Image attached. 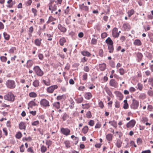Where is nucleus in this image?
Masks as SVG:
<instances>
[{
  "mask_svg": "<svg viewBox=\"0 0 153 153\" xmlns=\"http://www.w3.org/2000/svg\"><path fill=\"white\" fill-rule=\"evenodd\" d=\"M6 85L7 87L10 89H14L16 87V83L15 82L11 79H9L6 82Z\"/></svg>",
  "mask_w": 153,
  "mask_h": 153,
  "instance_id": "f257e3e1",
  "label": "nucleus"
},
{
  "mask_svg": "<svg viewBox=\"0 0 153 153\" xmlns=\"http://www.w3.org/2000/svg\"><path fill=\"white\" fill-rule=\"evenodd\" d=\"M49 9L51 11V13H53V11L56 10L57 6H58V4L56 1L51 2L49 4Z\"/></svg>",
  "mask_w": 153,
  "mask_h": 153,
  "instance_id": "f03ea898",
  "label": "nucleus"
},
{
  "mask_svg": "<svg viewBox=\"0 0 153 153\" xmlns=\"http://www.w3.org/2000/svg\"><path fill=\"white\" fill-rule=\"evenodd\" d=\"M4 100L10 101H13L15 98L13 94L11 92H9L4 96Z\"/></svg>",
  "mask_w": 153,
  "mask_h": 153,
  "instance_id": "7ed1b4c3",
  "label": "nucleus"
},
{
  "mask_svg": "<svg viewBox=\"0 0 153 153\" xmlns=\"http://www.w3.org/2000/svg\"><path fill=\"white\" fill-rule=\"evenodd\" d=\"M139 105V102L135 99H133L132 102L130 105L131 108L133 109H136L137 108Z\"/></svg>",
  "mask_w": 153,
  "mask_h": 153,
  "instance_id": "20e7f679",
  "label": "nucleus"
},
{
  "mask_svg": "<svg viewBox=\"0 0 153 153\" xmlns=\"http://www.w3.org/2000/svg\"><path fill=\"white\" fill-rule=\"evenodd\" d=\"M33 70L37 75L39 76H42L44 74L42 71L38 66H35L33 68Z\"/></svg>",
  "mask_w": 153,
  "mask_h": 153,
  "instance_id": "39448f33",
  "label": "nucleus"
},
{
  "mask_svg": "<svg viewBox=\"0 0 153 153\" xmlns=\"http://www.w3.org/2000/svg\"><path fill=\"white\" fill-rule=\"evenodd\" d=\"M61 133L64 135L68 136L70 134V130L67 128H62L60 130Z\"/></svg>",
  "mask_w": 153,
  "mask_h": 153,
  "instance_id": "423d86ee",
  "label": "nucleus"
},
{
  "mask_svg": "<svg viewBox=\"0 0 153 153\" xmlns=\"http://www.w3.org/2000/svg\"><path fill=\"white\" fill-rule=\"evenodd\" d=\"M40 104L43 107H47L50 106L49 101L45 99H42L41 100Z\"/></svg>",
  "mask_w": 153,
  "mask_h": 153,
  "instance_id": "0eeeda50",
  "label": "nucleus"
},
{
  "mask_svg": "<svg viewBox=\"0 0 153 153\" xmlns=\"http://www.w3.org/2000/svg\"><path fill=\"white\" fill-rule=\"evenodd\" d=\"M79 9L82 11L85 12L86 13L88 12L89 8L88 7L84 5V4L79 5Z\"/></svg>",
  "mask_w": 153,
  "mask_h": 153,
  "instance_id": "6e6552de",
  "label": "nucleus"
},
{
  "mask_svg": "<svg viewBox=\"0 0 153 153\" xmlns=\"http://www.w3.org/2000/svg\"><path fill=\"white\" fill-rule=\"evenodd\" d=\"M109 84L111 86L114 88H116L118 86V83L115 79H112L110 80Z\"/></svg>",
  "mask_w": 153,
  "mask_h": 153,
  "instance_id": "1a4fd4ad",
  "label": "nucleus"
},
{
  "mask_svg": "<svg viewBox=\"0 0 153 153\" xmlns=\"http://www.w3.org/2000/svg\"><path fill=\"white\" fill-rule=\"evenodd\" d=\"M135 123L136 122L135 120H132L126 124V127L128 128H133L134 126Z\"/></svg>",
  "mask_w": 153,
  "mask_h": 153,
  "instance_id": "9d476101",
  "label": "nucleus"
},
{
  "mask_svg": "<svg viewBox=\"0 0 153 153\" xmlns=\"http://www.w3.org/2000/svg\"><path fill=\"white\" fill-rule=\"evenodd\" d=\"M58 88L56 85H55L49 87L47 89V92L49 93H53L54 90Z\"/></svg>",
  "mask_w": 153,
  "mask_h": 153,
  "instance_id": "9b49d317",
  "label": "nucleus"
},
{
  "mask_svg": "<svg viewBox=\"0 0 153 153\" xmlns=\"http://www.w3.org/2000/svg\"><path fill=\"white\" fill-rule=\"evenodd\" d=\"M112 35L114 38H117L119 36V33H118V29L114 27L112 30Z\"/></svg>",
  "mask_w": 153,
  "mask_h": 153,
  "instance_id": "f8f14e48",
  "label": "nucleus"
},
{
  "mask_svg": "<svg viewBox=\"0 0 153 153\" xmlns=\"http://www.w3.org/2000/svg\"><path fill=\"white\" fill-rule=\"evenodd\" d=\"M58 29L61 31V32L65 33L67 31L66 28L65 27L62 26L60 24H59L58 26Z\"/></svg>",
  "mask_w": 153,
  "mask_h": 153,
  "instance_id": "ddd939ff",
  "label": "nucleus"
},
{
  "mask_svg": "<svg viewBox=\"0 0 153 153\" xmlns=\"http://www.w3.org/2000/svg\"><path fill=\"white\" fill-rule=\"evenodd\" d=\"M26 124L24 122H21L19 125V128L20 129H24L25 130Z\"/></svg>",
  "mask_w": 153,
  "mask_h": 153,
  "instance_id": "4468645a",
  "label": "nucleus"
},
{
  "mask_svg": "<svg viewBox=\"0 0 153 153\" xmlns=\"http://www.w3.org/2000/svg\"><path fill=\"white\" fill-rule=\"evenodd\" d=\"M123 28L125 31H128L130 28V26L128 23L123 24Z\"/></svg>",
  "mask_w": 153,
  "mask_h": 153,
  "instance_id": "2eb2a0df",
  "label": "nucleus"
},
{
  "mask_svg": "<svg viewBox=\"0 0 153 153\" xmlns=\"http://www.w3.org/2000/svg\"><path fill=\"white\" fill-rule=\"evenodd\" d=\"M137 60L138 62H140L142 59L143 57V54L140 52H138L136 53Z\"/></svg>",
  "mask_w": 153,
  "mask_h": 153,
  "instance_id": "dca6fc26",
  "label": "nucleus"
},
{
  "mask_svg": "<svg viewBox=\"0 0 153 153\" xmlns=\"http://www.w3.org/2000/svg\"><path fill=\"white\" fill-rule=\"evenodd\" d=\"M99 67L100 70L101 71H104L106 68V64L104 63L100 64H99Z\"/></svg>",
  "mask_w": 153,
  "mask_h": 153,
  "instance_id": "f3484780",
  "label": "nucleus"
},
{
  "mask_svg": "<svg viewBox=\"0 0 153 153\" xmlns=\"http://www.w3.org/2000/svg\"><path fill=\"white\" fill-rule=\"evenodd\" d=\"M134 44L135 46H140L142 45L141 41L139 39H136L134 42Z\"/></svg>",
  "mask_w": 153,
  "mask_h": 153,
  "instance_id": "a211bd4d",
  "label": "nucleus"
},
{
  "mask_svg": "<svg viewBox=\"0 0 153 153\" xmlns=\"http://www.w3.org/2000/svg\"><path fill=\"white\" fill-rule=\"evenodd\" d=\"M84 97L86 99L89 100L92 97V95L90 92H86L85 93Z\"/></svg>",
  "mask_w": 153,
  "mask_h": 153,
  "instance_id": "6ab92c4d",
  "label": "nucleus"
},
{
  "mask_svg": "<svg viewBox=\"0 0 153 153\" xmlns=\"http://www.w3.org/2000/svg\"><path fill=\"white\" fill-rule=\"evenodd\" d=\"M105 42L107 44L108 46V45H113V42L109 37L108 38L105 40Z\"/></svg>",
  "mask_w": 153,
  "mask_h": 153,
  "instance_id": "aec40b11",
  "label": "nucleus"
},
{
  "mask_svg": "<svg viewBox=\"0 0 153 153\" xmlns=\"http://www.w3.org/2000/svg\"><path fill=\"white\" fill-rule=\"evenodd\" d=\"M81 53L83 56L88 57H89L91 55V54L89 52L85 51H81Z\"/></svg>",
  "mask_w": 153,
  "mask_h": 153,
  "instance_id": "412c9836",
  "label": "nucleus"
},
{
  "mask_svg": "<svg viewBox=\"0 0 153 153\" xmlns=\"http://www.w3.org/2000/svg\"><path fill=\"white\" fill-rule=\"evenodd\" d=\"M27 67L29 68L31 67L33 64V62L32 60H29L27 61Z\"/></svg>",
  "mask_w": 153,
  "mask_h": 153,
  "instance_id": "4be33fe9",
  "label": "nucleus"
},
{
  "mask_svg": "<svg viewBox=\"0 0 153 153\" xmlns=\"http://www.w3.org/2000/svg\"><path fill=\"white\" fill-rule=\"evenodd\" d=\"M113 136V135L112 134H108L106 135V138L108 141H110L112 140Z\"/></svg>",
  "mask_w": 153,
  "mask_h": 153,
  "instance_id": "5701e85b",
  "label": "nucleus"
},
{
  "mask_svg": "<svg viewBox=\"0 0 153 153\" xmlns=\"http://www.w3.org/2000/svg\"><path fill=\"white\" fill-rule=\"evenodd\" d=\"M122 142L120 139H117L116 144V146L118 148H120L121 147Z\"/></svg>",
  "mask_w": 153,
  "mask_h": 153,
  "instance_id": "b1692460",
  "label": "nucleus"
},
{
  "mask_svg": "<svg viewBox=\"0 0 153 153\" xmlns=\"http://www.w3.org/2000/svg\"><path fill=\"white\" fill-rule=\"evenodd\" d=\"M66 42L65 39L64 37H62L59 40V44L61 46H63L64 43Z\"/></svg>",
  "mask_w": 153,
  "mask_h": 153,
  "instance_id": "393cba45",
  "label": "nucleus"
},
{
  "mask_svg": "<svg viewBox=\"0 0 153 153\" xmlns=\"http://www.w3.org/2000/svg\"><path fill=\"white\" fill-rule=\"evenodd\" d=\"M75 101L77 103H80L82 102L83 100V98L82 97L74 98Z\"/></svg>",
  "mask_w": 153,
  "mask_h": 153,
  "instance_id": "a878e982",
  "label": "nucleus"
},
{
  "mask_svg": "<svg viewBox=\"0 0 153 153\" xmlns=\"http://www.w3.org/2000/svg\"><path fill=\"white\" fill-rule=\"evenodd\" d=\"M36 105V103L33 101H30L28 104V106L30 108H32L33 106H35ZM29 107H28V108Z\"/></svg>",
  "mask_w": 153,
  "mask_h": 153,
  "instance_id": "bb28decb",
  "label": "nucleus"
},
{
  "mask_svg": "<svg viewBox=\"0 0 153 153\" xmlns=\"http://www.w3.org/2000/svg\"><path fill=\"white\" fill-rule=\"evenodd\" d=\"M108 49L109 51V52L110 53H112L113 52L114 50L113 45H108Z\"/></svg>",
  "mask_w": 153,
  "mask_h": 153,
  "instance_id": "cd10ccee",
  "label": "nucleus"
},
{
  "mask_svg": "<svg viewBox=\"0 0 153 153\" xmlns=\"http://www.w3.org/2000/svg\"><path fill=\"white\" fill-rule=\"evenodd\" d=\"M53 106L58 109L60 108V103L59 102H55L53 104Z\"/></svg>",
  "mask_w": 153,
  "mask_h": 153,
  "instance_id": "c85d7f7f",
  "label": "nucleus"
},
{
  "mask_svg": "<svg viewBox=\"0 0 153 153\" xmlns=\"http://www.w3.org/2000/svg\"><path fill=\"white\" fill-rule=\"evenodd\" d=\"M146 97V94L143 93H140L139 96V98L140 99L143 100Z\"/></svg>",
  "mask_w": 153,
  "mask_h": 153,
  "instance_id": "c756f323",
  "label": "nucleus"
},
{
  "mask_svg": "<svg viewBox=\"0 0 153 153\" xmlns=\"http://www.w3.org/2000/svg\"><path fill=\"white\" fill-rule=\"evenodd\" d=\"M41 39L39 40L38 39H36L34 41L35 44L37 46H40L41 44Z\"/></svg>",
  "mask_w": 153,
  "mask_h": 153,
  "instance_id": "7c9ffc66",
  "label": "nucleus"
},
{
  "mask_svg": "<svg viewBox=\"0 0 153 153\" xmlns=\"http://www.w3.org/2000/svg\"><path fill=\"white\" fill-rule=\"evenodd\" d=\"M109 123H110L111 125L113 126L114 127L116 128L117 127V122L114 120L113 121H109Z\"/></svg>",
  "mask_w": 153,
  "mask_h": 153,
  "instance_id": "2f4dec72",
  "label": "nucleus"
},
{
  "mask_svg": "<svg viewBox=\"0 0 153 153\" xmlns=\"http://www.w3.org/2000/svg\"><path fill=\"white\" fill-rule=\"evenodd\" d=\"M88 130V127L87 126H85L82 129V132L85 134L87 133Z\"/></svg>",
  "mask_w": 153,
  "mask_h": 153,
  "instance_id": "473e14b6",
  "label": "nucleus"
},
{
  "mask_svg": "<svg viewBox=\"0 0 153 153\" xmlns=\"http://www.w3.org/2000/svg\"><path fill=\"white\" fill-rule=\"evenodd\" d=\"M43 82L46 85L48 86L50 85V82L48 79L43 80Z\"/></svg>",
  "mask_w": 153,
  "mask_h": 153,
  "instance_id": "72a5a7b5",
  "label": "nucleus"
},
{
  "mask_svg": "<svg viewBox=\"0 0 153 153\" xmlns=\"http://www.w3.org/2000/svg\"><path fill=\"white\" fill-rule=\"evenodd\" d=\"M134 10L131 9L128 12V16L129 17H130L131 15L134 14Z\"/></svg>",
  "mask_w": 153,
  "mask_h": 153,
  "instance_id": "f704fd0d",
  "label": "nucleus"
},
{
  "mask_svg": "<svg viewBox=\"0 0 153 153\" xmlns=\"http://www.w3.org/2000/svg\"><path fill=\"white\" fill-rule=\"evenodd\" d=\"M148 82L149 85L153 87V78L152 77L149 78L148 79Z\"/></svg>",
  "mask_w": 153,
  "mask_h": 153,
  "instance_id": "c9c22d12",
  "label": "nucleus"
},
{
  "mask_svg": "<svg viewBox=\"0 0 153 153\" xmlns=\"http://www.w3.org/2000/svg\"><path fill=\"white\" fill-rule=\"evenodd\" d=\"M3 35H4V39L6 40H9V38H10V36L6 33V32L4 33Z\"/></svg>",
  "mask_w": 153,
  "mask_h": 153,
  "instance_id": "e433bc0d",
  "label": "nucleus"
},
{
  "mask_svg": "<svg viewBox=\"0 0 153 153\" xmlns=\"http://www.w3.org/2000/svg\"><path fill=\"white\" fill-rule=\"evenodd\" d=\"M82 105L83 108L84 109H88L90 107V105L88 103H86L85 104H82Z\"/></svg>",
  "mask_w": 153,
  "mask_h": 153,
  "instance_id": "4c0bfd02",
  "label": "nucleus"
},
{
  "mask_svg": "<svg viewBox=\"0 0 153 153\" xmlns=\"http://www.w3.org/2000/svg\"><path fill=\"white\" fill-rule=\"evenodd\" d=\"M105 90L106 92L109 96L110 97H111L112 96V92L109 88H107Z\"/></svg>",
  "mask_w": 153,
  "mask_h": 153,
  "instance_id": "58836bf2",
  "label": "nucleus"
},
{
  "mask_svg": "<svg viewBox=\"0 0 153 153\" xmlns=\"http://www.w3.org/2000/svg\"><path fill=\"white\" fill-rule=\"evenodd\" d=\"M69 117V116L66 113L64 114L62 117V119L63 121L66 120Z\"/></svg>",
  "mask_w": 153,
  "mask_h": 153,
  "instance_id": "ea45409f",
  "label": "nucleus"
},
{
  "mask_svg": "<svg viewBox=\"0 0 153 153\" xmlns=\"http://www.w3.org/2000/svg\"><path fill=\"white\" fill-rule=\"evenodd\" d=\"M64 143L65 144V146L67 148H70L71 146V144L69 141L67 140L64 142Z\"/></svg>",
  "mask_w": 153,
  "mask_h": 153,
  "instance_id": "a19ab883",
  "label": "nucleus"
},
{
  "mask_svg": "<svg viewBox=\"0 0 153 153\" xmlns=\"http://www.w3.org/2000/svg\"><path fill=\"white\" fill-rule=\"evenodd\" d=\"M47 149L46 147L44 145L42 146L41 148V151L42 153L45 152L46 151Z\"/></svg>",
  "mask_w": 153,
  "mask_h": 153,
  "instance_id": "79ce46f5",
  "label": "nucleus"
},
{
  "mask_svg": "<svg viewBox=\"0 0 153 153\" xmlns=\"http://www.w3.org/2000/svg\"><path fill=\"white\" fill-rule=\"evenodd\" d=\"M29 96L31 97H35L37 96V94L34 92H31L29 93Z\"/></svg>",
  "mask_w": 153,
  "mask_h": 153,
  "instance_id": "37998d69",
  "label": "nucleus"
},
{
  "mask_svg": "<svg viewBox=\"0 0 153 153\" xmlns=\"http://www.w3.org/2000/svg\"><path fill=\"white\" fill-rule=\"evenodd\" d=\"M16 49L15 47H12L9 50V52L10 53H13L16 51Z\"/></svg>",
  "mask_w": 153,
  "mask_h": 153,
  "instance_id": "c03bdc74",
  "label": "nucleus"
},
{
  "mask_svg": "<svg viewBox=\"0 0 153 153\" xmlns=\"http://www.w3.org/2000/svg\"><path fill=\"white\" fill-rule=\"evenodd\" d=\"M22 136V134L21 133L19 132L17 133L16 135V137L17 139L20 138Z\"/></svg>",
  "mask_w": 153,
  "mask_h": 153,
  "instance_id": "a18cd8bd",
  "label": "nucleus"
},
{
  "mask_svg": "<svg viewBox=\"0 0 153 153\" xmlns=\"http://www.w3.org/2000/svg\"><path fill=\"white\" fill-rule=\"evenodd\" d=\"M33 85L35 87L38 86L39 85V81L37 80H35L33 82Z\"/></svg>",
  "mask_w": 153,
  "mask_h": 153,
  "instance_id": "49530a36",
  "label": "nucleus"
},
{
  "mask_svg": "<svg viewBox=\"0 0 153 153\" xmlns=\"http://www.w3.org/2000/svg\"><path fill=\"white\" fill-rule=\"evenodd\" d=\"M119 73L121 75H123L125 73V71L122 68L119 69Z\"/></svg>",
  "mask_w": 153,
  "mask_h": 153,
  "instance_id": "de8ad7c7",
  "label": "nucleus"
},
{
  "mask_svg": "<svg viewBox=\"0 0 153 153\" xmlns=\"http://www.w3.org/2000/svg\"><path fill=\"white\" fill-rule=\"evenodd\" d=\"M137 89H139L140 91H141L143 88V85L140 83H138L137 84Z\"/></svg>",
  "mask_w": 153,
  "mask_h": 153,
  "instance_id": "09e8293b",
  "label": "nucleus"
},
{
  "mask_svg": "<svg viewBox=\"0 0 153 153\" xmlns=\"http://www.w3.org/2000/svg\"><path fill=\"white\" fill-rule=\"evenodd\" d=\"M97 40L93 38L91 40V43L93 45H96L97 43Z\"/></svg>",
  "mask_w": 153,
  "mask_h": 153,
  "instance_id": "8fccbe9b",
  "label": "nucleus"
},
{
  "mask_svg": "<svg viewBox=\"0 0 153 153\" xmlns=\"http://www.w3.org/2000/svg\"><path fill=\"white\" fill-rule=\"evenodd\" d=\"M39 122L38 120L34 121L32 122L31 123L33 126H36L39 125Z\"/></svg>",
  "mask_w": 153,
  "mask_h": 153,
  "instance_id": "3c124183",
  "label": "nucleus"
},
{
  "mask_svg": "<svg viewBox=\"0 0 153 153\" xmlns=\"http://www.w3.org/2000/svg\"><path fill=\"white\" fill-rule=\"evenodd\" d=\"M148 36L150 41L152 43H153V33H151V34L149 35Z\"/></svg>",
  "mask_w": 153,
  "mask_h": 153,
  "instance_id": "603ef678",
  "label": "nucleus"
},
{
  "mask_svg": "<svg viewBox=\"0 0 153 153\" xmlns=\"http://www.w3.org/2000/svg\"><path fill=\"white\" fill-rule=\"evenodd\" d=\"M88 74L86 73H84L82 76V80L84 81L87 79Z\"/></svg>",
  "mask_w": 153,
  "mask_h": 153,
  "instance_id": "864d4df0",
  "label": "nucleus"
},
{
  "mask_svg": "<svg viewBox=\"0 0 153 153\" xmlns=\"http://www.w3.org/2000/svg\"><path fill=\"white\" fill-rule=\"evenodd\" d=\"M83 70L85 72H88L90 71V68L88 66H85L83 68Z\"/></svg>",
  "mask_w": 153,
  "mask_h": 153,
  "instance_id": "5fc2aeb1",
  "label": "nucleus"
},
{
  "mask_svg": "<svg viewBox=\"0 0 153 153\" xmlns=\"http://www.w3.org/2000/svg\"><path fill=\"white\" fill-rule=\"evenodd\" d=\"M0 58L1 61L2 62H6L7 60V57L4 56H1Z\"/></svg>",
  "mask_w": 153,
  "mask_h": 153,
  "instance_id": "6e6d98bb",
  "label": "nucleus"
},
{
  "mask_svg": "<svg viewBox=\"0 0 153 153\" xmlns=\"http://www.w3.org/2000/svg\"><path fill=\"white\" fill-rule=\"evenodd\" d=\"M99 55L101 57H102L103 56V51L102 49H100L99 51Z\"/></svg>",
  "mask_w": 153,
  "mask_h": 153,
  "instance_id": "4d7b16f0",
  "label": "nucleus"
},
{
  "mask_svg": "<svg viewBox=\"0 0 153 153\" xmlns=\"http://www.w3.org/2000/svg\"><path fill=\"white\" fill-rule=\"evenodd\" d=\"M86 116L88 118H91V117L92 115L90 111H88L86 114Z\"/></svg>",
  "mask_w": 153,
  "mask_h": 153,
  "instance_id": "13d9d810",
  "label": "nucleus"
},
{
  "mask_svg": "<svg viewBox=\"0 0 153 153\" xmlns=\"http://www.w3.org/2000/svg\"><path fill=\"white\" fill-rule=\"evenodd\" d=\"M31 140V138L30 137H25V138H22V140L24 141H30Z\"/></svg>",
  "mask_w": 153,
  "mask_h": 153,
  "instance_id": "bf43d9fd",
  "label": "nucleus"
},
{
  "mask_svg": "<svg viewBox=\"0 0 153 153\" xmlns=\"http://www.w3.org/2000/svg\"><path fill=\"white\" fill-rule=\"evenodd\" d=\"M147 94L149 96H153V91L149 90L147 91Z\"/></svg>",
  "mask_w": 153,
  "mask_h": 153,
  "instance_id": "052dcab7",
  "label": "nucleus"
},
{
  "mask_svg": "<svg viewBox=\"0 0 153 153\" xmlns=\"http://www.w3.org/2000/svg\"><path fill=\"white\" fill-rule=\"evenodd\" d=\"M107 34L106 33L104 32L102 33L101 35V38L102 39H104L107 36Z\"/></svg>",
  "mask_w": 153,
  "mask_h": 153,
  "instance_id": "680f3d73",
  "label": "nucleus"
},
{
  "mask_svg": "<svg viewBox=\"0 0 153 153\" xmlns=\"http://www.w3.org/2000/svg\"><path fill=\"white\" fill-rule=\"evenodd\" d=\"M137 142L138 144H140L142 142V140L140 138H138L137 140Z\"/></svg>",
  "mask_w": 153,
  "mask_h": 153,
  "instance_id": "e2e57ef3",
  "label": "nucleus"
},
{
  "mask_svg": "<svg viewBox=\"0 0 153 153\" xmlns=\"http://www.w3.org/2000/svg\"><path fill=\"white\" fill-rule=\"evenodd\" d=\"M47 36L48 38V40L49 41H51L52 40V38L51 37L52 36V35L51 34H47Z\"/></svg>",
  "mask_w": 153,
  "mask_h": 153,
  "instance_id": "0e129e2a",
  "label": "nucleus"
},
{
  "mask_svg": "<svg viewBox=\"0 0 153 153\" xmlns=\"http://www.w3.org/2000/svg\"><path fill=\"white\" fill-rule=\"evenodd\" d=\"M32 12L34 13V16H36L37 15L36 13L37 11L34 8H32Z\"/></svg>",
  "mask_w": 153,
  "mask_h": 153,
  "instance_id": "69168bd1",
  "label": "nucleus"
},
{
  "mask_svg": "<svg viewBox=\"0 0 153 153\" xmlns=\"http://www.w3.org/2000/svg\"><path fill=\"white\" fill-rule=\"evenodd\" d=\"M38 57L39 59L40 60H42L44 58V56L42 53H39L38 55Z\"/></svg>",
  "mask_w": 153,
  "mask_h": 153,
  "instance_id": "338daca9",
  "label": "nucleus"
},
{
  "mask_svg": "<svg viewBox=\"0 0 153 153\" xmlns=\"http://www.w3.org/2000/svg\"><path fill=\"white\" fill-rule=\"evenodd\" d=\"M94 124V122L93 120H90L89 123V125L91 126H93Z\"/></svg>",
  "mask_w": 153,
  "mask_h": 153,
  "instance_id": "774afa93",
  "label": "nucleus"
}]
</instances>
